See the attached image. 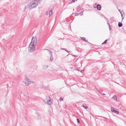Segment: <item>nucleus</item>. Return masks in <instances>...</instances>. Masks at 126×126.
Returning a JSON list of instances; mask_svg holds the SVG:
<instances>
[{
  "instance_id": "nucleus-21",
  "label": "nucleus",
  "mask_w": 126,
  "mask_h": 126,
  "mask_svg": "<svg viewBox=\"0 0 126 126\" xmlns=\"http://www.w3.org/2000/svg\"><path fill=\"white\" fill-rule=\"evenodd\" d=\"M81 13H76V15H75V16H78V15H79L80 14H81Z\"/></svg>"
},
{
  "instance_id": "nucleus-16",
  "label": "nucleus",
  "mask_w": 126,
  "mask_h": 126,
  "mask_svg": "<svg viewBox=\"0 0 126 126\" xmlns=\"http://www.w3.org/2000/svg\"><path fill=\"white\" fill-rule=\"evenodd\" d=\"M108 23V26L109 27V30L110 31L111 30V27H110V25L108 23Z\"/></svg>"
},
{
  "instance_id": "nucleus-1",
  "label": "nucleus",
  "mask_w": 126,
  "mask_h": 126,
  "mask_svg": "<svg viewBox=\"0 0 126 126\" xmlns=\"http://www.w3.org/2000/svg\"><path fill=\"white\" fill-rule=\"evenodd\" d=\"M42 1L41 0H33L32 2H34L32 4L30 3L29 5H30V9H32L37 6L38 4H40Z\"/></svg>"
},
{
  "instance_id": "nucleus-9",
  "label": "nucleus",
  "mask_w": 126,
  "mask_h": 126,
  "mask_svg": "<svg viewBox=\"0 0 126 126\" xmlns=\"http://www.w3.org/2000/svg\"><path fill=\"white\" fill-rule=\"evenodd\" d=\"M124 13H122L121 14V16L122 17V21L124 17L125 16L124 15Z\"/></svg>"
},
{
  "instance_id": "nucleus-32",
  "label": "nucleus",
  "mask_w": 126,
  "mask_h": 126,
  "mask_svg": "<svg viewBox=\"0 0 126 126\" xmlns=\"http://www.w3.org/2000/svg\"><path fill=\"white\" fill-rule=\"evenodd\" d=\"M47 13H48V12H46V14H47Z\"/></svg>"
},
{
  "instance_id": "nucleus-31",
  "label": "nucleus",
  "mask_w": 126,
  "mask_h": 126,
  "mask_svg": "<svg viewBox=\"0 0 126 126\" xmlns=\"http://www.w3.org/2000/svg\"><path fill=\"white\" fill-rule=\"evenodd\" d=\"M103 94L104 95H106L105 94H104V93H103Z\"/></svg>"
},
{
  "instance_id": "nucleus-27",
  "label": "nucleus",
  "mask_w": 126,
  "mask_h": 126,
  "mask_svg": "<svg viewBox=\"0 0 126 126\" xmlns=\"http://www.w3.org/2000/svg\"><path fill=\"white\" fill-rule=\"evenodd\" d=\"M78 0H72V1L73 2H74L76 1H77Z\"/></svg>"
},
{
  "instance_id": "nucleus-33",
  "label": "nucleus",
  "mask_w": 126,
  "mask_h": 126,
  "mask_svg": "<svg viewBox=\"0 0 126 126\" xmlns=\"http://www.w3.org/2000/svg\"><path fill=\"white\" fill-rule=\"evenodd\" d=\"M82 71H81V72L82 73Z\"/></svg>"
},
{
  "instance_id": "nucleus-26",
  "label": "nucleus",
  "mask_w": 126,
  "mask_h": 126,
  "mask_svg": "<svg viewBox=\"0 0 126 126\" xmlns=\"http://www.w3.org/2000/svg\"><path fill=\"white\" fill-rule=\"evenodd\" d=\"M64 50H65L66 52H67L68 53H69V51L67 50L65 48Z\"/></svg>"
},
{
  "instance_id": "nucleus-17",
  "label": "nucleus",
  "mask_w": 126,
  "mask_h": 126,
  "mask_svg": "<svg viewBox=\"0 0 126 126\" xmlns=\"http://www.w3.org/2000/svg\"><path fill=\"white\" fill-rule=\"evenodd\" d=\"M119 11L120 12L121 15L122 13H124V12L123 11L120 10H119Z\"/></svg>"
},
{
  "instance_id": "nucleus-25",
  "label": "nucleus",
  "mask_w": 126,
  "mask_h": 126,
  "mask_svg": "<svg viewBox=\"0 0 126 126\" xmlns=\"http://www.w3.org/2000/svg\"><path fill=\"white\" fill-rule=\"evenodd\" d=\"M31 83H34V82L32 81H30V84Z\"/></svg>"
},
{
  "instance_id": "nucleus-15",
  "label": "nucleus",
  "mask_w": 126,
  "mask_h": 126,
  "mask_svg": "<svg viewBox=\"0 0 126 126\" xmlns=\"http://www.w3.org/2000/svg\"><path fill=\"white\" fill-rule=\"evenodd\" d=\"M108 41V40L107 39L105 40L104 42L102 43V44H105Z\"/></svg>"
},
{
  "instance_id": "nucleus-5",
  "label": "nucleus",
  "mask_w": 126,
  "mask_h": 126,
  "mask_svg": "<svg viewBox=\"0 0 126 126\" xmlns=\"http://www.w3.org/2000/svg\"><path fill=\"white\" fill-rule=\"evenodd\" d=\"M96 7H95V6L94 7L95 8H97V9L99 10H100L101 9V6L99 4H97V3L95 4V5L97 4Z\"/></svg>"
},
{
  "instance_id": "nucleus-11",
  "label": "nucleus",
  "mask_w": 126,
  "mask_h": 126,
  "mask_svg": "<svg viewBox=\"0 0 126 126\" xmlns=\"http://www.w3.org/2000/svg\"><path fill=\"white\" fill-rule=\"evenodd\" d=\"M81 39L82 40H83V41H84L85 42H88V41L87 40H86V39H85V37H81Z\"/></svg>"
},
{
  "instance_id": "nucleus-6",
  "label": "nucleus",
  "mask_w": 126,
  "mask_h": 126,
  "mask_svg": "<svg viewBox=\"0 0 126 126\" xmlns=\"http://www.w3.org/2000/svg\"><path fill=\"white\" fill-rule=\"evenodd\" d=\"M114 109L113 108H111V111L117 114H118V111Z\"/></svg>"
},
{
  "instance_id": "nucleus-18",
  "label": "nucleus",
  "mask_w": 126,
  "mask_h": 126,
  "mask_svg": "<svg viewBox=\"0 0 126 126\" xmlns=\"http://www.w3.org/2000/svg\"><path fill=\"white\" fill-rule=\"evenodd\" d=\"M53 57L52 56V57H51L50 58V61H52L53 60Z\"/></svg>"
},
{
  "instance_id": "nucleus-35",
  "label": "nucleus",
  "mask_w": 126,
  "mask_h": 126,
  "mask_svg": "<svg viewBox=\"0 0 126 126\" xmlns=\"http://www.w3.org/2000/svg\"><path fill=\"white\" fill-rule=\"evenodd\" d=\"M117 8L118 9V7H117Z\"/></svg>"
},
{
  "instance_id": "nucleus-23",
  "label": "nucleus",
  "mask_w": 126,
  "mask_h": 126,
  "mask_svg": "<svg viewBox=\"0 0 126 126\" xmlns=\"http://www.w3.org/2000/svg\"><path fill=\"white\" fill-rule=\"evenodd\" d=\"M72 55L74 57H77L78 56L76 55Z\"/></svg>"
},
{
  "instance_id": "nucleus-3",
  "label": "nucleus",
  "mask_w": 126,
  "mask_h": 126,
  "mask_svg": "<svg viewBox=\"0 0 126 126\" xmlns=\"http://www.w3.org/2000/svg\"><path fill=\"white\" fill-rule=\"evenodd\" d=\"M37 41V38L36 37H33L31 43H32V44L33 45H36Z\"/></svg>"
},
{
  "instance_id": "nucleus-29",
  "label": "nucleus",
  "mask_w": 126,
  "mask_h": 126,
  "mask_svg": "<svg viewBox=\"0 0 126 126\" xmlns=\"http://www.w3.org/2000/svg\"><path fill=\"white\" fill-rule=\"evenodd\" d=\"M96 90H97V91H98V92H99V90H98V89L97 88H96Z\"/></svg>"
},
{
  "instance_id": "nucleus-28",
  "label": "nucleus",
  "mask_w": 126,
  "mask_h": 126,
  "mask_svg": "<svg viewBox=\"0 0 126 126\" xmlns=\"http://www.w3.org/2000/svg\"><path fill=\"white\" fill-rule=\"evenodd\" d=\"M65 48H61L60 49L62 50H64Z\"/></svg>"
},
{
  "instance_id": "nucleus-30",
  "label": "nucleus",
  "mask_w": 126,
  "mask_h": 126,
  "mask_svg": "<svg viewBox=\"0 0 126 126\" xmlns=\"http://www.w3.org/2000/svg\"><path fill=\"white\" fill-rule=\"evenodd\" d=\"M24 9H26V6H25V7H24Z\"/></svg>"
},
{
  "instance_id": "nucleus-20",
  "label": "nucleus",
  "mask_w": 126,
  "mask_h": 126,
  "mask_svg": "<svg viewBox=\"0 0 126 126\" xmlns=\"http://www.w3.org/2000/svg\"><path fill=\"white\" fill-rule=\"evenodd\" d=\"M60 100L61 101H63V98L62 97H61L60 98Z\"/></svg>"
},
{
  "instance_id": "nucleus-12",
  "label": "nucleus",
  "mask_w": 126,
  "mask_h": 126,
  "mask_svg": "<svg viewBox=\"0 0 126 126\" xmlns=\"http://www.w3.org/2000/svg\"><path fill=\"white\" fill-rule=\"evenodd\" d=\"M122 24L121 22H119V27H121L122 26Z\"/></svg>"
},
{
  "instance_id": "nucleus-24",
  "label": "nucleus",
  "mask_w": 126,
  "mask_h": 126,
  "mask_svg": "<svg viewBox=\"0 0 126 126\" xmlns=\"http://www.w3.org/2000/svg\"><path fill=\"white\" fill-rule=\"evenodd\" d=\"M113 19H112V18H110V20H111V21L112 22L113 21Z\"/></svg>"
},
{
  "instance_id": "nucleus-13",
  "label": "nucleus",
  "mask_w": 126,
  "mask_h": 126,
  "mask_svg": "<svg viewBox=\"0 0 126 126\" xmlns=\"http://www.w3.org/2000/svg\"><path fill=\"white\" fill-rule=\"evenodd\" d=\"M52 10H50L49 11V16H50V15L51 16V15H52Z\"/></svg>"
},
{
  "instance_id": "nucleus-2",
  "label": "nucleus",
  "mask_w": 126,
  "mask_h": 126,
  "mask_svg": "<svg viewBox=\"0 0 126 126\" xmlns=\"http://www.w3.org/2000/svg\"><path fill=\"white\" fill-rule=\"evenodd\" d=\"M32 44V43H31L29 46V50H30L31 52H32L34 51L35 49V46H36L35 45H33Z\"/></svg>"
},
{
  "instance_id": "nucleus-4",
  "label": "nucleus",
  "mask_w": 126,
  "mask_h": 126,
  "mask_svg": "<svg viewBox=\"0 0 126 126\" xmlns=\"http://www.w3.org/2000/svg\"><path fill=\"white\" fill-rule=\"evenodd\" d=\"M25 79L26 81L25 83L26 85H29L30 84V81L29 80H30V79L26 77Z\"/></svg>"
},
{
  "instance_id": "nucleus-34",
  "label": "nucleus",
  "mask_w": 126,
  "mask_h": 126,
  "mask_svg": "<svg viewBox=\"0 0 126 126\" xmlns=\"http://www.w3.org/2000/svg\"><path fill=\"white\" fill-rule=\"evenodd\" d=\"M48 101H49L50 102V100H49Z\"/></svg>"
},
{
  "instance_id": "nucleus-8",
  "label": "nucleus",
  "mask_w": 126,
  "mask_h": 126,
  "mask_svg": "<svg viewBox=\"0 0 126 126\" xmlns=\"http://www.w3.org/2000/svg\"><path fill=\"white\" fill-rule=\"evenodd\" d=\"M81 9V7L79 6H78L77 8V11L78 12H80Z\"/></svg>"
},
{
  "instance_id": "nucleus-10",
  "label": "nucleus",
  "mask_w": 126,
  "mask_h": 126,
  "mask_svg": "<svg viewBox=\"0 0 126 126\" xmlns=\"http://www.w3.org/2000/svg\"><path fill=\"white\" fill-rule=\"evenodd\" d=\"M112 99L114 100H116L117 99V97L116 95H114L112 97Z\"/></svg>"
},
{
  "instance_id": "nucleus-22",
  "label": "nucleus",
  "mask_w": 126,
  "mask_h": 126,
  "mask_svg": "<svg viewBox=\"0 0 126 126\" xmlns=\"http://www.w3.org/2000/svg\"><path fill=\"white\" fill-rule=\"evenodd\" d=\"M77 121L78 123H80V121L79 119L78 118L77 119Z\"/></svg>"
},
{
  "instance_id": "nucleus-14",
  "label": "nucleus",
  "mask_w": 126,
  "mask_h": 126,
  "mask_svg": "<svg viewBox=\"0 0 126 126\" xmlns=\"http://www.w3.org/2000/svg\"><path fill=\"white\" fill-rule=\"evenodd\" d=\"M82 107L85 109H87L88 108V107L86 106H85V105H83L82 106Z\"/></svg>"
},
{
  "instance_id": "nucleus-7",
  "label": "nucleus",
  "mask_w": 126,
  "mask_h": 126,
  "mask_svg": "<svg viewBox=\"0 0 126 126\" xmlns=\"http://www.w3.org/2000/svg\"><path fill=\"white\" fill-rule=\"evenodd\" d=\"M46 50H47L49 53H50V56L51 57H52V53L51 51L50 50H49L48 49H46Z\"/></svg>"
},
{
  "instance_id": "nucleus-19",
  "label": "nucleus",
  "mask_w": 126,
  "mask_h": 126,
  "mask_svg": "<svg viewBox=\"0 0 126 126\" xmlns=\"http://www.w3.org/2000/svg\"><path fill=\"white\" fill-rule=\"evenodd\" d=\"M56 39L57 40H59L60 39H63L62 38H61L60 39H59V38L58 37H57L56 38Z\"/></svg>"
}]
</instances>
